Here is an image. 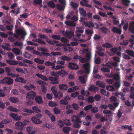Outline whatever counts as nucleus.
Returning <instances> with one entry per match:
<instances>
[{"instance_id":"f257e3e1","label":"nucleus","mask_w":134,"mask_h":134,"mask_svg":"<svg viewBox=\"0 0 134 134\" xmlns=\"http://www.w3.org/2000/svg\"><path fill=\"white\" fill-rule=\"evenodd\" d=\"M15 32L18 35H21V38L24 40L27 35V33L24 28L23 29H17L15 30Z\"/></svg>"},{"instance_id":"f03ea898","label":"nucleus","mask_w":134,"mask_h":134,"mask_svg":"<svg viewBox=\"0 0 134 134\" xmlns=\"http://www.w3.org/2000/svg\"><path fill=\"white\" fill-rule=\"evenodd\" d=\"M13 83V80L11 78L6 77L0 81V83L7 85H10Z\"/></svg>"},{"instance_id":"7ed1b4c3","label":"nucleus","mask_w":134,"mask_h":134,"mask_svg":"<svg viewBox=\"0 0 134 134\" xmlns=\"http://www.w3.org/2000/svg\"><path fill=\"white\" fill-rule=\"evenodd\" d=\"M36 95V94L35 92L30 91L27 93L26 97V99L30 102L31 99H33L34 98Z\"/></svg>"},{"instance_id":"20e7f679","label":"nucleus","mask_w":134,"mask_h":134,"mask_svg":"<svg viewBox=\"0 0 134 134\" xmlns=\"http://www.w3.org/2000/svg\"><path fill=\"white\" fill-rule=\"evenodd\" d=\"M68 66L73 70H77L79 69L78 65L76 63L71 62L68 63Z\"/></svg>"},{"instance_id":"39448f33","label":"nucleus","mask_w":134,"mask_h":134,"mask_svg":"<svg viewBox=\"0 0 134 134\" xmlns=\"http://www.w3.org/2000/svg\"><path fill=\"white\" fill-rule=\"evenodd\" d=\"M83 67L84 68L85 73L86 74H88L90 71V64L89 63H87L83 65Z\"/></svg>"},{"instance_id":"423d86ee","label":"nucleus","mask_w":134,"mask_h":134,"mask_svg":"<svg viewBox=\"0 0 134 134\" xmlns=\"http://www.w3.org/2000/svg\"><path fill=\"white\" fill-rule=\"evenodd\" d=\"M31 120L36 124H38L42 122V121L40 120V118H37L34 116L31 118Z\"/></svg>"},{"instance_id":"0eeeda50","label":"nucleus","mask_w":134,"mask_h":134,"mask_svg":"<svg viewBox=\"0 0 134 134\" xmlns=\"http://www.w3.org/2000/svg\"><path fill=\"white\" fill-rule=\"evenodd\" d=\"M115 95L124 101H125L126 100L124 97L125 95L122 92H117L115 93Z\"/></svg>"},{"instance_id":"6e6552de","label":"nucleus","mask_w":134,"mask_h":134,"mask_svg":"<svg viewBox=\"0 0 134 134\" xmlns=\"http://www.w3.org/2000/svg\"><path fill=\"white\" fill-rule=\"evenodd\" d=\"M129 30L131 33L134 35V21L129 23Z\"/></svg>"},{"instance_id":"1a4fd4ad","label":"nucleus","mask_w":134,"mask_h":134,"mask_svg":"<svg viewBox=\"0 0 134 134\" xmlns=\"http://www.w3.org/2000/svg\"><path fill=\"white\" fill-rule=\"evenodd\" d=\"M99 88L97 87L94 85H91L88 88V90L90 91H93L94 92L98 91Z\"/></svg>"},{"instance_id":"9d476101","label":"nucleus","mask_w":134,"mask_h":134,"mask_svg":"<svg viewBox=\"0 0 134 134\" xmlns=\"http://www.w3.org/2000/svg\"><path fill=\"white\" fill-rule=\"evenodd\" d=\"M68 86L65 84H60L58 86L59 89L63 91H66L68 89Z\"/></svg>"},{"instance_id":"9b49d317","label":"nucleus","mask_w":134,"mask_h":134,"mask_svg":"<svg viewBox=\"0 0 134 134\" xmlns=\"http://www.w3.org/2000/svg\"><path fill=\"white\" fill-rule=\"evenodd\" d=\"M6 62L8 64L12 65H15L18 64V62L15 60L7 59L6 60Z\"/></svg>"},{"instance_id":"f8f14e48","label":"nucleus","mask_w":134,"mask_h":134,"mask_svg":"<svg viewBox=\"0 0 134 134\" xmlns=\"http://www.w3.org/2000/svg\"><path fill=\"white\" fill-rule=\"evenodd\" d=\"M49 79L52 81H54L52 82L51 83L53 84H58L59 82L57 81L58 78L57 77H53L52 76H49L48 77Z\"/></svg>"},{"instance_id":"ddd939ff","label":"nucleus","mask_w":134,"mask_h":134,"mask_svg":"<svg viewBox=\"0 0 134 134\" xmlns=\"http://www.w3.org/2000/svg\"><path fill=\"white\" fill-rule=\"evenodd\" d=\"M71 120L74 123L75 122H81L79 117L75 115H73L71 117Z\"/></svg>"},{"instance_id":"4468645a","label":"nucleus","mask_w":134,"mask_h":134,"mask_svg":"<svg viewBox=\"0 0 134 134\" xmlns=\"http://www.w3.org/2000/svg\"><path fill=\"white\" fill-rule=\"evenodd\" d=\"M10 115L14 120L18 121L20 120V117L16 114L12 113L10 114Z\"/></svg>"},{"instance_id":"2eb2a0df","label":"nucleus","mask_w":134,"mask_h":134,"mask_svg":"<svg viewBox=\"0 0 134 134\" xmlns=\"http://www.w3.org/2000/svg\"><path fill=\"white\" fill-rule=\"evenodd\" d=\"M35 100L36 102L38 104H41L43 103L42 98L39 96H36Z\"/></svg>"},{"instance_id":"dca6fc26","label":"nucleus","mask_w":134,"mask_h":134,"mask_svg":"<svg viewBox=\"0 0 134 134\" xmlns=\"http://www.w3.org/2000/svg\"><path fill=\"white\" fill-rule=\"evenodd\" d=\"M96 84L99 87L104 88L105 86V83L103 82L100 81H97L96 82Z\"/></svg>"},{"instance_id":"f3484780","label":"nucleus","mask_w":134,"mask_h":134,"mask_svg":"<svg viewBox=\"0 0 134 134\" xmlns=\"http://www.w3.org/2000/svg\"><path fill=\"white\" fill-rule=\"evenodd\" d=\"M111 31L114 33H116L117 34H121L122 30H121L118 28V27H113L111 29Z\"/></svg>"},{"instance_id":"a211bd4d","label":"nucleus","mask_w":134,"mask_h":134,"mask_svg":"<svg viewBox=\"0 0 134 134\" xmlns=\"http://www.w3.org/2000/svg\"><path fill=\"white\" fill-rule=\"evenodd\" d=\"M100 30L102 32L105 34H107L108 32H110V29L105 27H103L100 28Z\"/></svg>"},{"instance_id":"6ab92c4d","label":"nucleus","mask_w":134,"mask_h":134,"mask_svg":"<svg viewBox=\"0 0 134 134\" xmlns=\"http://www.w3.org/2000/svg\"><path fill=\"white\" fill-rule=\"evenodd\" d=\"M18 129L21 130L23 129L24 126L23 123L21 122H18L15 124Z\"/></svg>"},{"instance_id":"aec40b11","label":"nucleus","mask_w":134,"mask_h":134,"mask_svg":"<svg viewBox=\"0 0 134 134\" xmlns=\"http://www.w3.org/2000/svg\"><path fill=\"white\" fill-rule=\"evenodd\" d=\"M54 96L56 98H62L63 96V93L61 91H59L56 93Z\"/></svg>"},{"instance_id":"412c9836","label":"nucleus","mask_w":134,"mask_h":134,"mask_svg":"<svg viewBox=\"0 0 134 134\" xmlns=\"http://www.w3.org/2000/svg\"><path fill=\"white\" fill-rule=\"evenodd\" d=\"M60 59L62 60L66 61L67 62H69L71 60V58L66 55H63L60 57Z\"/></svg>"},{"instance_id":"4be33fe9","label":"nucleus","mask_w":134,"mask_h":134,"mask_svg":"<svg viewBox=\"0 0 134 134\" xmlns=\"http://www.w3.org/2000/svg\"><path fill=\"white\" fill-rule=\"evenodd\" d=\"M74 36V32L71 31H68L66 37L70 39H72Z\"/></svg>"},{"instance_id":"5701e85b","label":"nucleus","mask_w":134,"mask_h":134,"mask_svg":"<svg viewBox=\"0 0 134 134\" xmlns=\"http://www.w3.org/2000/svg\"><path fill=\"white\" fill-rule=\"evenodd\" d=\"M65 24L67 26H74L76 25V23L74 22H70L69 21H66L65 22Z\"/></svg>"},{"instance_id":"b1692460","label":"nucleus","mask_w":134,"mask_h":134,"mask_svg":"<svg viewBox=\"0 0 134 134\" xmlns=\"http://www.w3.org/2000/svg\"><path fill=\"white\" fill-rule=\"evenodd\" d=\"M32 41H33L37 42L38 43H40L41 44L44 45L46 44L45 42L44 41H43L41 39L39 38L36 39L35 40H33Z\"/></svg>"},{"instance_id":"393cba45","label":"nucleus","mask_w":134,"mask_h":134,"mask_svg":"<svg viewBox=\"0 0 134 134\" xmlns=\"http://www.w3.org/2000/svg\"><path fill=\"white\" fill-rule=\"evenodd\" d=\"M15 81L16 82H19L25 83L26 81L22 77H19L16 78L15 80Z\"/></svg>"},{"instance_id":"a878e982","label":"nucleus","mask_w":134,"mask_h":134,"mask_svg":"<svg viewBox=\"0 0 134 134\" xmlns=\"http://www.w3.org/2000/svg\"><path fill=\"white\" fill-rule=\"evenodd\" d=\"M34 61L36 63H38L40 64H43L44 62V60H41L38 58H34Z\"/></svg>"},{"instance_id":"bb28decb","label":"nucleus","mask_w":134,"mask_h":134,"mask_svg":"<svg viewBox=\"0 0 134 134\" xmlns=\"http://www.w3.org/2000/svg\"><path fill=\"white\" fill-rule=\"evenodd\" d=\"M12 52L16 55H19L20 54L22 55V52L20 53L19 49L18 48H14L12 49Z\"/></svg>"},{"instance_id":"cd10ccee","label":"nucleus","mask_w":134,"mask_h":134,"mask_svg":"<svg viewBox=\"0 0 134 134\" xmlns=\"http://www.w3.org/2000/svg\"><path fill=\"white\" fill-rule=\"evenodd\" d=\"M47 4L49 7L52 8H54L56 5L54 2L52 1H50L48 2Z\"/></svg>"},{"instance_id":"c85d7f7f","label":"nucleus","mask_w":134,"mask_h":134,"mask_svg":"<svg viewBox=\"0 0 134 134\" xmlns=\"http://www.w3.org/2000/svg\"><path fill=\"white\" fill-rule=\"evenodd\" d=\"M125 52L127 53L129 55L134 57V52L133 51L127 49L125 51Z\"/></svg>"},{"instance_id":"c756f323","label":"nucleus","mask_w":134,"mask_h":134,"mask_svg":"<svg viewBox=\"0 0 134 134\" xmlns=\"http://www.w3.org/2000/svg\"><path fill=\"white\" fill-rule=\"evenodd\" d=\"M121 85L120 81L119 80L118 82H115L113 83V85L118 90L120 87Z\"/></svg>"},{"instance_id":"7c9ffc66","label":"nucleus","mask_w":134,"mask_h":134,"mask_svg":"<svg viewBox=\"0 0 134 134\" xmlns=\"http://www.w3.org/2000/svg\"><path fill=\"white\" fill-rule=\"evenodd\" d=\"M79 10H80V13L81 14L84 16L87 15L86 11L84 10L82 8H79Z\"/></svg>"},{"instance_id":"2f4dec72","label":"nucleus","mask_w":134,"mask_h":134,"mask_svg":"<svg viewBox=\"0 0 134 134\" xmlns=\"http://www.w3.org/2000/svg\"><path fill=\"white\" fill-rule=\"evenodd\" d=\"M71 128L68 126L64 127L63 129V131L65 133H68L69 132L71 131Z\"/></svg>"},{"instance_id":"473e14b6","label":"nucleus","mask_w":134,"mask_h":134,"mask_svg":"<svg viewBox=\"0 0 134 134\" xmlns=\"http://www.w3.org/2000/svg\"><path fill=\"white\" fill-rule=\"evenodd\" d=\"M9 101L13 103H16L19 101L17 98L10 97L9 99Z\"/></svg>"},{"instance_id":"72a5a7b5","label":"nucleus","mask_w":134,"mask_h":134,"mask_svg":"<svg viewBox=\"0 0 134 134\" xmlns=\"http://www.w3.org/2000/svg\"><path fill=\"white\" fill-rule=\"evenodd\" d=\"M100 92L104 95L108 96L109 95V93L108 92H107L106 91L103 89H100Z\"/></svg>"},{"instance_id":"f704fd0d","label":"nucleus","mask_w":134,"mask_h":134,"mask_svg":"<svg viewBox=\"0 0 134 134\" xmlns=\"http://www.w3.org/2000/svg\"><path fill=\"white\" fill-rule=\"evenodd\" d=\"M122 3L125 6H129V3L130 2V0H122Z\"/></svg>"},{"instance_id":"c9c22d12","label":"nucleus","mask_w":134,"mask_h":134,"mask_svg":"<svg viewBox=\"0 0 134 134\" xmlns=\"http://www.w3.org/2000/svg\"><path fill=\"white\" fill-rule=\"evenodd\" d=\"M102 46L103 47L107 48H110L112 47L113 46L110 43H107L104 44H102Z\"/></svg>"},{"instance_id":"e433bc0d","label":"nucleus","mask_w":134,"mask_h":134,"mask_svg":"<svg viewBox=\"0 0 134 134\" xmlns=\"http://www.w3.org/2000/svg\"><path fill=\"white\" fill-rule=\"evenodd\" d=\"M22 55L25 58H30L32 56L29 53L25 52L24 53L22 54Z\"/></svg>"},{"instance_id":"4c0bfd02","label":"nucleus","mask_w":134,"mask_h":134,"mask_svg":"<svg viewBox=\"0 0 134 134\" xmlns=\"http://www.w3.org/2000/svg\"><path fill=\"white\" fill-rule=\"evenodd\" d=\"M55 6L58 10L60 11L63 10L65 7V6H62L59 4H56Z\"/></svg>"},{"instance_id":"58836bf2","label":"nucleus","mask_w":134,"mask_h":134,"mask_svg":"<svg viewBox=\"0 0 134 134\" xmlns=\"http://www.w3.org/2000/svg\"><path fill=\"white\" fill-rule=\"evenodd\" d=\"M34 126L32 125H30L26 127V130L29 133H30V132L34 130Z\"/></svg>"},{"instance_id":"ea45409f","label":"nucleus","mask_w":134,"mask_h":134,"mask_svg":"<svg viewBox=\"0 0 134 134\" xmlns=\"http://www.w3.org/2000/svg\"><path fill=\"white\" fill-rule=\"evenodd\" d=\"M53 111L54 114H60L61 113V111L57 107H54L53 109Z\"/></svg>"},{"instance_id":"a19ab883","label":"nucleus","mask_w":134,"mask_h":134,"mask_svg":"<svg viewBox=\"0 0 134 134\" xmlns=\"http://www.w3.org/2000/svg\"><path fill=\"white\" fill-rule=\"evenodd\" d=\"M32 109L36 113H38L41 111L40 109L36 106H35L32 107Z\"/></svg>"},{"instance_id":"79ce46f5","label":"nucleus","mask_w":134,"mask_h":134,"mask_svg":"<svg viewBox=\"0 0 134 134\" xmlns=\"http://www.w3.org/2000/svg\"><path fill=\"white\" fill-rule=\"evenodd\" d=\"M63 124L66 125H71V124L70 122V121L68 119L64 120L63 121Z\"/></svg>"},{"instance_id":"37998d69","label":"nucleus","mask_w":134,"mask_h":134,"mask_svg":"<svg viewBox=\"0 0 134 134\" xmlns=\"http://www.w3.org/2000/svg\"><path fill=\"white\" fill-rule=\"evenodd\" d=\"M51 37L57 40H60L61 38L60 35H52Z\"/></svg>"},{"instance_id":"c03bdc74","label":"nucleus","mask_w":134,"mask_h":134,"mask_svg":"<svg viewBox=\"0 0 134 134\" xmlns=\"http://www.w3.org/2000/svg\"><path fill=\"white\" fill-rule=\"evenodd\" d=\"M100 70L104 72H109L110 71V69L108 68L102 67L101 68Z\"/></svg>"},{"instance_id":"a18cd8bd","label":"nucleus","mask_w":134,"mask_h":134,"mask_svg":"<svg viewBox=\"0 0 134 134\" xmlns=\"http://www.w3.org/2000/svg\"><path fill=\"white\" fill-rule=\"evenodd\" d=\"M48 105L52 107L56 106L57 105L56 102H53L52 101L49 102Z\"/></svg>"},{"instance_id":"49530a36","label":"nucleus","mask_w":134,"mask_h":134,"mask_svg":"<svg viewBox=\"0 0 134 134\" xmlns=\"http://www.w3.org/2000/svg\"><path fill=\"white\" fill-rule=\"evenodd\" d=\"M113 78L115 80H119L120 79L119 75L118 74H115L113 76Z\"/></svg>"},{"instance_id":"de8ad7c7","label":"nucleus","mask_w":134,"mask_h":134,"mask_svg":"<svg viewBox=\"0 0 134 134\" xmlns=\"http://www.w3.org/2000/svg\"><path fill=\"white\" fill-rule=\"evenodd\" d=\"M106 88L107 90L110 91H114L115 90L114 87L113 86L110 85L107 86Z\"/></svg>"},{"instance_id":"09e8293b","label":"nucleus","mask_w":134,"mask_h":134,"mask_svg":"<svg viewBox=\"0 0 134 134\" xmlns=\"http://www.w3.org/2000/svg\"><path fill=\"white\" fill-rule=\"evenodd\" d=\"M91 111L92 113H95L98 111V108L96 107H93L91 109Z\"/></svg>"},{"instance_id":"8fccbe9b","label":"nucleus","mask_w":134,"mask_h":134,"mask_svg":"<svg viewBox=\"0 0 134 134\" xmlns=\"http://www.w3.org/2000/svg\"><path fill=\"white\" fill-rule=\"evenodd\" d=\"M86 33L88 35L92 34L93 33V31L92 29H88L86 30H85Z\"/></svg>"},{"instance_id":"3c124183","label":"nucleus","mask_w":134,"mask_h":134,"mask_svg":"<svg viewBox=\"0 0 134 134\" xmlns=\"http://www.w3.org/2000/svg\"><path fill=\"white\" fill-rule=\"evenodd\" d=\"M92 108V105L91 104L86 105L84 108V110L85 111H87Z\"/></svg>"},{"instance_id":"603ef678","label":"nucleus","mask_w":134,"mask_h":134,"mask_svg":"<svg viewBox=\"0 0 134 134\" xmlns=\"http://www.w3.org/2000/svg\"><path fill=\"white\" fill-rule=\"evenodd\" d=\"M5 72L7 74V75L8 76H11V75H9L10 74H12L10 73L11 71V69L8 67H6L5 68Z\"/></svg>"},{"instance_id":"864d4df0","label":"nucleus","mask_w":134,"mask_h":134,"mask_svg":"<svg viewBox=\"0 0 134 134\" xmlns=\"http://www.w3.org/2000/svg\"><path fill=\"white\" fill-rule=\"evenodd\" d=\"M128 43V41L127 40H124L123 41V42H120V45H124V46H126Z\"/></svg>"},{"instance_id":"5fc2aeb1","label":"nucleus","mask_w":134,"mask_h":134,"mask_svg":"<svg viewBox=\"0 0 134 134\" xmlns=\"http://www.w3.org/2000/svg\"><path fill=\"white\" fill-rule=\"evenodd\" d=\"M44 64L46 66H51L54 65L55 64L48 61H46L45 62Z\"/></svg>"},{"instance_id":"6e6d98bb","label":"nucleus","mask_w":134,"mask_h":134,"mask_svg":"<svg viewBox=\"0 0 134 134\" xmlns=\"http://www.w3.org/2000/svg\"><path fill=\"white\" fill-rule=\"evenodd\" d=\"M60 40L61 42L64 43H67L69 41L68 39L63 37H62Z\"/></svg>"},{"instance_id":"4d7b16f0","label":"nucleus","mask_w":134,"mask_h":134,"mask_svg":"<svg viewBox=\"0 0 134 134\" xmlns=\"http://www.w3.org/2000/svg\"><path fill=\"white\" fill-rule=\"evenodd\" d=\"M79 79L82 83L84 84L85 83L86 81L85 79L82 76H81L79 77Z\"/></svg>"},{"instance_id":"13d9d810","label":"nucleus","mask_w":134,"mask_h":134,"mask_svg":"<svg viewBox=\"0 0 134 134\" xmlns=\"http://www.w3.org/2000/svg\"><path fill=\"white\" fill-rule=\"evenodd\" d=\"M79 93L77 91L71 94V96L72 97L75 98L79 95Z\"/></svg>"},{"instance_id":"bf43d9fd","label":"nucleus","mask_w":134,"mask_h":134,"mask_svg":"<svg viewBox=\"0 0 134 134\" xmlns=\"http://www.w3.org/2000/svg\"><path fill=\"white\" fill-rule=\"evenodd\" d=\"M43 126L48 129H50L52 126V125L49 123H46L43 125Z\"/></svg>"},{"instance_id":"052dcab7","label":"nucleus","mask_w":134,"mask_h":134,"mask_svg":"<svg viewBox=\"0 0 134 134\" xmlns=\"http://www.w3.org/2000/svg\"><path fill=\"white\" fill-rule=\"evenodd\" d=\"M34 3L36 4H41L42 2V0H34Z\"/></svg>"},{"instance_id":"680f3d73","label":"nucleus","mask_w":134,"mask_h":134,"mask_svg":"<svg viewBox=\"0 0 134 134\" xmlns=\"http://www.w3.org/2000/svg\"><path fill=\"white\" fill-rule=\"evenodd\" d=\"M8 56L10 59H12L15 57L14 55L11 52L7 53Z\"/></svg>"},{"instance_id":"e2e57ef3","label":"nucleus","mask_w":134,"mask_h":134,"mask_svg":"<svg viewBox=\"0 0 134 134\" xmlns=\"http://www.w3.org/2000/svg\"><path fill=\"white\" fill-rule=\"evenodd\" d=\"M60 104L64 105H67L68 104V102L65 101L64 99H62L60 102Z\"/></svg>"},{"instance_id":"0e129e2a","label":"nucleus","mask_w":134,"mask_h":134,"mask_svg":"<svg viewBox=\"0 0 134 134\" xmlns=\"http://www.w3.org/2000/svg\"><path fill=\"white\" fill-rule=\"evenodd\" d=\"M15 70L17 72H21L22 73H24L25 72L24 71L22 68H19V67L16 68Z\"/></svg>"},{"instance_id":"69168bd1","label":"nucleus","mask_w":134,"mask_h":134,"mask_svg":"<svg viewBox=\"0 0 134 134\" xmlns=\"http://www.w3.org/2000/svg\"><path fill=\"white\" fill-rule=\"evenodd\" d=\"M100 62L101 59L99 58L98 57L94 60V63L96 64H99Z\"/></svg>"},{"instance_id":"338daca9","label":"nucleus","mask_w":134,"mask_h":134,"mask_svg":"<svg viewBox=\"0 0 134 134\" xmlns=\"http://www.w3.org/2000/svg\"><path fill=\"white\" fill-rule=\"evenodd\" d=\"M71 5L73 8H76L78 6V4L72 2H71Z\"/></svg>"},{"instance_id":"774afa93","label":"nucleus","mask_w":134,"mask_h":134,"mask_svg":"<svg viewBox=\"0 0 134 134\" xmlns=\"http://www.w3.org/2000/svg\"><path fill=\"white\" fill-rule=\"evenodd\" d=\"M87 100L89 103H92L94 101L93 97L92 96H90L88 97Z\"/></svg>"}]
</instances>
